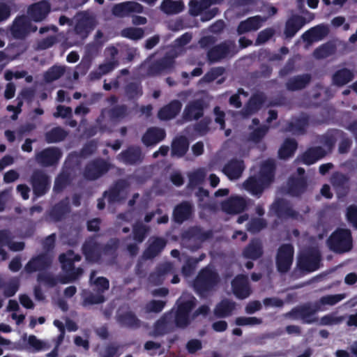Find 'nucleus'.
<instances>
[{"instance_id":"f257e3e1","label":"nucleus","mask_w":357,"mask_h":357,"mask_svg":"<svg viewBox=\"0 0 357 357\" xmlns=\"http://www.w3.org/2000/svg\"><path fill=\"white\" fill-rule=\"evenodd\" d=\"M81 257L79 255H75L72 251L61 255L59 260L66 276L56 280L49 274L40 273L38 278V282L48 287H53L58 282L66 284L75 280L79 275L82 274L83 271L79 268L75 269L73 268V263L79 261Z\"/></svg>"},{"instance_id":"f03ea898","label":"nucleus","mask_w":357,"mask_h":357,"mask_svg":"<svg viewBox=\"0 0 357 357\" xmlns=\"http://www.w3.org/2000/svg\"><path fill=\"white\" fill-rule=\"evenodd\" d=\"M345 298L344 294L327 295L321 297L319 301L300 306L294 309L289 316L294 319H301L305 323L310 324L314 321V314L318 311L325 310V305H333Z\"/></svg>"},{"instance_id":"7ed1b4c3","label":"nucleus","mask_w":357,"mask_h":357,"mask_svg":"<svg viewBox=\"0 0 357 357\" xmlns=\"http://www.w3.org/2000/svg\"><path fill=\"white\" fill-rule=\"evenodd\" d=\"M274 160H267L261 167L257 176H250L243 183V188L253 196L260 197L264 190L268 188L274 178Z\"/></svg>"},{"instance_id":"20e7f679","label":"nucleus","mask_w":357,"mask_h":357,"mask_svg":"<svg viewBox=\"0 0 357 357\" xmlns=\"http://www.w3.org/2000/svg\"><path fill=\"white\" fill-rule=\"evenodd\" d=\"M196 298L190 294H183L178 301V309L174 314V320L177 326L185 327L190 321L199 314L206 315L209 307L207 305L201 306L192 315L190 314L195 305Z\"/></svg>"},{"instance_id":"39448f33","label":"nucleus","mask_w":357,"mask_h":357,"mask_svg":"<svg viewBox=\"0 0 357 357\" xmlns=\"http://www.w3.org/2000/svg\"><path fill=\"white\" fill-rule=\"evenodd\" d=\"M192 38L190 33H185L181 38L175 41L174 53L167 56L160 62L149 64V62H145L142 64L141 68L147 69L146 75L149 76H154L160 75L163 73L169 72L174 66L173 58L177 56L183 51V47L188 44Z\"/></svg>"},{"instance_id":"423d86ee","label":"nucleus","mask_w":357,"mask_h":357,"mask_svg":"<svg viewBox=\"0 0 357 357\" xmlns=\"http://www.w3.org/2000/svg\"><path fill=\"white\" fill-rule=\"evenodd\" d=\"M331 250L337 252L349 251L351 248V236L350 231L340 229L335 231L328 241Z\"/></svg>"},{"instance_id":"0eeeda50","label":"nucleus","mask_w":357,"mask_h":357,"mask_svg":"<svg viewBox=\"0 0 357 357\" xmlns=\"http://www.w3.org/2000/svg\"><path fill=\"white\" fill-rule=\"evenodd\" d=\"M218 282V275L211 268L203 269L194 282L195 290L203 296Z\"/></svg>"},{"instance_id":"6e6552de","label":"nucleus","mask_w":357,"mask_h":357,"mask_svg":"<svg viewBox=\"0 0 357 357\" xmlns=\"http://www.w3.org/2000/svg\"><path fill=\"white\" fill-rule=\"evenodd\" d=\"M95 272H92L90 276V282L92 285L94 286L95 289H96L99 292H103L105 290L108 289L109 288V281L103 277H98L96 280H94ZM84 296V305H92V304H98L104 302L105 298L100 294L98 293L97 295H89Z\"/></svg>"},{"instance_id":"1a4fd4ad","label":"nucleus","mask_w":357,"mask_h":357,"mask_svg":"<svg viewBox=\"0 0 357 357\" xmlns=\"http://www.w3.org/2000/svg\"><path fill=\"white\" fill-rule=\"evenodd\" d=\"M117 50L114 47H108L105 50L106 61L100 64L97 71L91 73V79H98L102 75L113 70L118 65L116 56Z\"/></svg>"},{"instance_id":"9d476101","label":"nucleus","mask_w":357,"mask_h":357,"mask_svg":"<svg viewBox=\"0 0 357 357\" xmlns=\"http://www.w3.org/2000/svg\"><path fill=\"white\" fill-rule=\"evenodd\" d=\"M320 261V253L317 249H312L299 255L298 266L301 269L312 272L318 269Z\"/></svg>"},{"instance_id":"9b49d317","label":"nucleus","mask_w":357,"mask_h":357,"mask_svg":"<svg viewBox=\"0 0 357 357\" xmlns=\"http://www.w3.org/2000/svg\"><path fill=\"white\" fill-rule=\"evenodd\" d=\"M294 249L289 244L282 245L276 257V264L280 272H287L291 267L293 261Z\"/></svg>"},{"instance_id":"f8f14e48","label":"nucleus","mask_w":357,"mask_h":357,"mask_svg":"<svg viewBox=\"0 0 357 357\" xmlns=\"http://www.w3.org/2000/svg\"><path fill=\"white\" fill-rule=\"evenodd\" d=\"M36 26H33L26 16L17 18L10 28V33L15 38H22L28 33L36 31Z\"/></svg>"},{"instance_id":"ddd939ff","label":"nucleus","mask_w":357,"mask_h":357,"mask_svg":"<svg viewBox=\"0 0 357 357\" xmlns=\"http://www.w3.org/2000/svg\"><path fill=\"white\" fill-rule=\"evenodd\" d=\"M126 195L127 190L124 182L120 181L109 192L105 193L103 199H98V208L102 209L105 207L104 199H107L109 203H113L124 199Z\"/></svg>"},{"instance_id":"4468645a","label":"nucleus","mask_w":357,"mask_h":357,"mask_svg":"<svg viewBox=\"0 0 357 357\" xmlns=\"http://www.w3.org/2000/svg\"><path fill=\"white\" fill-rule=\"evenodd\" d=\"M333 146V142L328 141L324 147H315L310 149L302 156V161L306 165H311L323 158L329 152Z\"/></svg>"},{"instance_id":"2eb2a0df","label":"nucleus","mask_w":357,"mask_h":357,"mask_svg":"<svg viewBox=\"0 0 357 357\" xmlns=\"http://www.w3.org/2000/svg\"><path fill=\"white\" fill-rule=\"evenodd\" d=\"M75 32L81 38L86 37L89 31L95 26V20L86 13L79 14L76 17Z\"/></svg>"},{"instance_id":"dca6fc26","label":"nucleus","mask_w":357,"mask_h":357,"mask_svg":"<svg viewBox=\"0 0 357 357\" xmlns=\"http://www.w3.org/2000/svg\"><path fill=\"white\" fill-rule=\"evenodd\" d=\"M234 294L240 299H244L250 296L251 289L246 275H240L235 278L231 282Z\"/></svg>"},{"instance_id":"f3484780","label":"nucleus","mask_w":357,"mask_h":357,"mask_svg":"<svg viewBox=\"0 0 357 357\" xmlns=\"http://www.w3.org/2000/svg\"><path fill=\"white\" fill-rule=\"evenodd\" d=\"M109 169V165L103 160H96L87 165L84 176L87 179L94 180L100 177Z\"/></svg>"},{"instance_id":"a211bd4d","label":"nucleus","mask_w":357,"mask_h":357,"mask_svg":"<svg viewBox=\"0 0 357 357\" xmlns=\"http://www.w3.org/2000/svg\"><path fill=\"white\" fill-rule=\"evenodd\" d=\"M60 151L54 147L43 150L36 155V160L42 165L48 166L56 163L61 158Z\"/></svg>"},{"instance_id":"6ab92c4d","label":"nucleus","mask_w":357,"mask_h":357,"mask_svg":"<svg viewBox=\"0 0 357 357\" xmlns=\"http://www.w3.org/2000/svg\"><path fill=\"white\" fill-rule=\"evenodd\" d=\"M206 3H203V0H201L200 2L197 0H192L190 1V13L192 15H202V21H208L212 19L216 15L218 12L217 8H213L208 12L203 13L204 10L207 9L208 7H205Z\"/></svg>"},{"instance_id":"aec40b11","label":"nucleus","mask_w":357,"mask_h":357,"mask_svg":"<svg viewBox=\"0 0 357 357\" xmlns=\"http://www.w3.org/2000/svg\"><path fill=\"white\" fill-rule=\"evenodd\" d=\"M50 10V4L43 1L30 6L28 9V15L33 21L40 22L47 17Z\"/></svg>"},{"instance_id":"412c9836","label":"nucleus","mask_w":357,"mask_h":357,"mask_svg":"<svg viewBox=\"0 0 357 357\" xmlns=\"http://www.w3.org/2000/svg\"><path fill=\"white\" fill-rule=\"evenodd\" d=\"M176 272L174 265L167 262L160 265L156 271L149 278V281L154 284H160L168 275H173Z\"/></svg>"},{"instance_id":"4be33fe9","label":"nucleus","mask_w":357,"mask_h":357,"mask_svg":"<svg viewBox=\"0 0 357 357\" xmlns=\"http://www.w3.org/2000/svg\"><path fill=\"white\" fill-rule=\"evenodd\" d=\"M246 200L241 197H231L222 203V210L227 213H238L243 211L246 207Z\"/></svg>"},{"instance_id":"5701e85b","label":"nucleus","mask_w":357,"mask_h":357,"mask_svg":"<svg viewBox=\"0 0 357 357\" xmlns=\"http://www.w3.org/2000/svg\"><path fill=\"white\" fill-rule=\"evenodd\" d=\"M33 192L36 196L45 194L50 187V180L47 175L41 172L34 173L32 178Z\"/></svg>"},{"instance_id":"b1692460","label":"nucleus","mask_w":357,"mask_h":357,"mask_svg":"<svg viewBox=\"0 0 357 357\" xmlns=\"http://www.w3.org/2000/svg\"><path fill=\"white\" fill-rule=\"evenodd\" d=\"M244 169L242 160H231L225 165L222 172L230 180H236L241 177Z\"/></svg>"},{"instance_id":"393cba45","label":"nucleus","mask_w":357,"mask_h":357,"mask_svg":"<svg viewBox=\"0 0 357 357\" xmlns=\"http://www.w3.org/2000/svg\"><path fill=\"white\" fill-rule=\"evenodd\" d=\"M267 20V17H262L259 15L249 17L240 23L238 27V33L243 34L249 31L259 29L262 24Z\"/></svg>"},{"instance_id":"a878e982","label":"nucleus","mask_w":357,"mask_h":357,"mask_svg":"<svg viewBox=\"0 0 357 357\" xmlns=\"http://www.w3.org/2000/svg\"><path fill=\"white\" fill-rule=\"evenodd\" d=\"M328 31V27L326 25L320 24L305 32L302 38L303 40L308 43V45H310L314 41L321 40L327 35Z\"/></svg>"},{"instance_id":"bb28decb","label":"nucleus","mask_w":357,"mask_h":357,"mask_svg":"<svg viewBox=\"0 0 357 357\" xmlns=\"http://www.w3.org/2000/svg\"><path fill=\"white\" fill-rule=\"evenodd\" d=\"M7 245L10 250L13 251L22 250L24 248V243L22 242L14 243L12 241V237L8 231H0V255L3 259H5V252L2 248Z\"/></svg>"},{"instance_id":"cd10ccee","label":"nucleus","mask_w":357,"mask_h":357,"mask_svg":"<svg viewBox=\"0 0 357 357\" xmlns=\"http://www.w3.org/2000/svg\"><path fill=\"white\" fill-rule=\"evenodd\" d=\"M51 261L50 255H42L31 260L25 266V270L28 273L40 271L48 266Z\"/></svg>"},{"instance_id":"c85d7f7f","label":"nucleus","mask_w":357,"mask_h":357,"mask_svg":"<svg viewBox=\"0 0 357 357\" xmlns=\"http://www.w3.org/2000/svg\"><path fill=\"white\" fill-rule=\"evenodd\" d=\"M305 23L306 21L303 17L293 15L286 23L284 31L286 36L289 38L293 37Z\"/></svg>"},{"instance_id":"c756f323","label":"nucleus","mask_w":357,"mask_h":357,"mask_svg":"<svg viewBox=\"0 0 357 357\" xmlns=\"http://www.w3.org/2000/svg\"><path fill=\"white\" fill-rule=\"evenodd\" d=\"M149 246L144 252V257L151 259L156 256L166 245V241L162 238H151L149 239Z\"/></svg>"},{"instance_id":"7c9ffc66","label":"nucleus","mask_w":357,"mask_h":357,"mask_svg":"<svg viewBox=\"0 0 357 357\" xmlns=\"http://www.w3.org/2000/svg\"><path fill=\"white\" fill-rule=\"evenodd\" d=\"M100 245L94 239L86 241L83 246V252L86 259L90 261H96L100 257Z\"/></svg>"},{"instance_id":"2f4dec72","label":"nucleus","mask_w":357,"mask_h":357,"mask_svg":"<svg viewBox=\"0 0 357 357\" xmlns=\"http://www.w3.org/2000/svg\"><path fill=\"white\" fill-rule=\"evenodd\" d=\"M147 232V228L142 223H137L133 227V238L135 241V245H130L128 247V251L131 255H135L137 251L136 244L141 243Z\"/></svg>"},{"instance_id":"473e14b6","label":"nucleus","mask_w":357,"mask_h":357,"mask_svg":"<svg viewBox=\"0 0 357 357\" xmlns=\"http://www.w3.org/2000/svg\"><path fill=\"white\" fill-rule=\"evenodd\" d=\"M165 137L164 130L158 128H152L147 130L142 137L144 144L146 146L155 144Z\"/></svg>"},{"instance_id":"72a5a7b5","label":"nucleus","mask_w":357,"mask_h":357,"mask_svg":"<svg viewBox=\"0 0 357 357\" xmlns=\"http://www.w3.org/2000/svg\"><path fill=\"white\" fill-rule=\"evenodd\" d=\"M181 109V104L178 100L170 102L162 107L158 112V117L162 120H168L174 118Z\"/></svg>"},{"instance_id":"f704fd0d","label":"nucleus","mask_w":357,"mask_h":357,"mask_svg":"<svg viewBox=\"0 0 357 357\" xmlns=\"http://www.w3.org/2000/svg\"><path fill=\"white\" fill-rule=\"evenodd\" d=\"M264 102V95L257 93L253 96L250 100L248 105L243 109L242 115L246 117L259 110Z\"/></svg>"},{"instance_id":"c9c22d12","label":"nucleus","mask_w":357,"mask_h":357,"mask_svg":"<svg viewBox=\"0 0 357 357\" xmlns=\"http://www.w3.org/2000/svg\"><path fill=\"white\" fill-rule=\"evenodd\" d=\"M297 172L300 177L296 179L291 178L289 181V193L292 195H298L305 189L306 185V181L303 176L305 170L303 168L299 167L298 168Z\"/></svg>"},{"instance_id":"e433bc0d","label":"nucleus","mask_w":357,"mask_h":357,"mask_svg":"<svg viewBox=\"0 0 357 357\" xmlns=\"http://www.w3.org/2000/svg\"><path fill=\"white\" fill-rule=\"evenodd\" d=\"M233 47L232 43H225L216 46L211 50L208 53V59L211 61H216L222 58L228 56L229 50Z\"/></svg>"},{"instance_id":"4c0bfd02","label":"nucleus","mask_w":357,"mask_h":357,"mask_svg":"<svg viewBox=\"0 0 357 357\" xmlns=\"http://www.w3.org/2000/svg\"><path fill=\"white\" fill-rule=\"evenodd\" d=\"M271 212L275 213L279 218L296 217V213L283 200H277L271 208Z\"/></svg>"},{"instance_id":"58836bf2","label":"nucleus","mask_w":357,"mask_h":357,"mask_svg":"<svg viewBox=\"0 0 357 357\" xmlns=\"http://www.w3.org/2000/svg\"><path fill=\"white\" fill-rule=\"evenodd\" d=\"M189 143L186 137H176L172 144V155L181 158L185 155L188 150Z\"/></svg>"},{"instance_id":"ea45409f","label":"nucleus","mask_w":357,"mask_h":357,"mask_svg":"<svg viewBox=\"0 0 357 357\" xmlns=\"http://www.w3.org/2000/svg\"><path fill=\"white\" fill-rule=\"evenodd\" d=\"M203 105L199 100L190 103L185 109L184 117L188 120L197 119L202 115Z\"/></svg>"},{"instance_id":"a19ab883","label":"nucleus","mask_w":357,"mask_h":357,"mask_svg":"<svg viewBox=\"0 0 357 357\" xmlns=\"http://www.w3.org/2000/svg\"><path fill=\"white\" fill-rule=\"evenodd\" d=\"M142 158V153L139 148H130L126 152L122 153L119 159L126 164H134Z\"/></svg>"},{"instance_id":"79ce46f5","label":"nucleus","mask_w":357,"mask_h":357,"mask_svg":"<svg viewBox=\"0 0 357 357\" xmlns=\"http://www.w3.org/2000/svg\"><path fill=\"white\" fill-rule=\"evenodd\" d=\"M192 206L189 203L184 202L178 206L174 211V220L177 222H182L190 215Z\"/></svg>"},{"instance_id":"37998d69","label":"nucleus","mask_w":357,"mask_h":357,"mask_svg":"<svg viewBox=\"0 0 357 357\" xmlns=\"http://www.w3.org/2000/svg\"><path fill=\"white\" fill-rule=\"evenodd\" d=\"M183 3L181 1L165 0L160 8L167 14H176L183 9Z\"/></svg>"},{"instance_id":"c03bdc74","label":"nucleus","mask_w":357,"mask_h":357,"mask_svg":"<svg viewBox=\"0 0 357 357\" xmlns=\"http://www.w3.org/2000/svg\"><path fill=\"white\" fill-rule=\"evenodd\" d=\"M235 307V303L228 300L222 301L215 307L214 314L218 317L229 316Z\"/></svg>"},{"instance_id":"a18cd8bd","label":"nucleus","mask_w":357,"mask_h":357,"mask_svg":"<svg viewBox=\"0 0 357 357\" xmlns=\"http://www.w3.org/2000/svg\"><path fill=\"white\" fill-rule=\"evenodd\" d=\"M354 77L351 71L347 69H342L333 75V82L335 85L342 86L352 80Z\"/></svg>"},{"instance_id":"49530a36","label":"nucleus","mask_w":357,"mask_h":357,"mask_svg":"<svg viewBox=\"0 0 357 357\" xmlns=\"http://www.w3.org/2000/svg\"><path fill=\"white\" fill-rule=\"evenodd\" d=\"M261 246L259 241H253L245 248L243 252V256L245 258L256 259L261 255Z\"/></svg>"},{"instance_id":"de8ad7c7","label":"nucleus","mask_w":357,"mask_h":357,"mask_svg":"<svg viewBox=\"0 0 357 357\" xmlns=\"http://www.w3.org/2000/svg\"><path fill=\"white\" fill-rule=\"evenodd\" d=\"M297 148V144L294 139H287L284 141L279 150V156L280 158L285 159L291 156Z\"/></svg>"},{"instance_id":"09e8293b","label":"nucleus","mask_w":357,"mask_h":357,"mask_svg":"<svg viewBox=\"0 0 357 357\" xmlns=\"http://www.w3.org/2000/svg\"><path fill=\"white\" fill-rule=\"evenodd\" d=\"M307 125V118L302 116L300 119H295L289 123L288 131L293 134L298 135L302 133Z\"/></svg>"},{"instance_id":"8fccbe9b","label":"nucleus","mask_w":357,"mask_h":357,"mask_svg":"<svg viewBox=\"0 0 357 357\" xmlns=\"http://www.w3.org/2000/svg\"><path fill=\"white\" fill-rule=\"evenodd\" d=\"M206 170L199 168L189 174V184L190 186H197L203 183L206 176Z\"/></svg>"},{"instance_id":"3c124183","label":"nucleus","mask_w":357,"mask_h":357,"mask_svg":"<svg viewBox=\"0 0 357 357\" xmlns=\"http://www.w3.org/2000/svg\"><path fill=\"white\" fill-rule=\"evenodd\" d=\"M118 320L120 324L123 326L137 328L139 326V321L135 317V316L130 312L126 313L125 314H119Z\"/></svg>"},{"instance_id":"603ef678","label":"nucleus","mask_w":357,"mask_h":357,"mask_svg":"<svg viewBox=\"0 0 357 357\" xmlns=\"http://www.w3.org/2000/svg\"><path fill=\"white\" fill-rule=\"evenodd\" d=\"M310 81V77L307 75L298 76L291 79L287 83V88L290 90H298L303 88Z\"/></svg>"},{"instance_id":"864d4df0","label":"nucleus","mask_w":357,"mask_h":357,"mask_svg":"<svg viewBox=\"0 0 357 357\" xmlns=\"http://www.w3.org/2000/svg\"><path fill=\"white\" fill-rule=\"evenodd\" d=\"M66 135L64 130L61 128H55L46 134V140L49 143H55L63 140Z\"/></svg>"},{"instance_id":"5fc2aeb1","label":"nucleus","mask_w":357,"mask_h":357,"mask_svg":"<svg viewBox=\"0 0 357 357\" xmlns=\"http://www.w3.org/2000/svg\"><path fill=\"white\" fill-rule=\"evenodd\" d=\"M64 73V68L54 66L50 68L44 75V79L47 82H51L58 79Z\"/></svg>"},{"instance_id":"6e6d98bb","label":"nucleus","mask_w":357,"mask_h":357,"mask_svg":"<svg viewBox=\"0 0 357 357\" xmlns=\"http://www.w3.org/2000/svg\"><path fill=\"white\" fill-rule=\"evenodd\" d=\"M335 51V47L332 43H326L316 49L314 52V56L317 59H324Z\"/></svg>"},{"instance_id":"4d7b16f0","label":"nucleus","mask_w":357,"mask_h":357,"mask_svg":"<svg viewBox=\"0 0 357 357\" xmlns=\"http://www.w3.org/2000/svg\"><path fill=\"white\" fill-rule=\"evenodd\" d=\"M27 342L33 352L43 351L49 347L45 342L38 339L35 335H30Z\"/></svg>"},{"instance_id":"13d9d810","label":"nucleus","mask_w":357,"mask_h":357,"mask_svg":"<svg viewBox=\"0 0 357 357\" xmlns=\"http://www.w3.org/2000/svg\"><path fill=\"white\" fill-rule=\"evenodd\" d=\"M121 35L132 40H138L143 37L144 31L141 28L130 27L122 30Z\"/></svg>"},{"instance_id":"bf43d9fd","label":"nucleus","mask_w":357,"mask_h":357,"mask_svg":"<svg viewBox=\"0 0 357 357\" xmlns=\"http://www.w3.org/2000/svg\"><path fill=\"white\" fill-rule=\"evenodd\" d=\"M68 211V205L67 202H62L54 207L51 212V218L54 220H58Z\"/></svg>"},{"instance_id":"052dcab7","label":"nucleus","mask_w":357,"mask_h":357,"mask_svg":"<svg viewBox=\"0 0 357 357\" xmlns=\"http://www.w3.org/2000/svg\"><path fill=\"white\" fill-rule=\"evenodd\" d=\"M268 130V128L266 126H259L251 132L249 139L254 142H258L265 136Z\"/></svg>"},{"instance_id":"680f3d73","label":"nucleus","mask_w":357,"mask_h":357,"mask_svg":"<svg viewBox=\"0 0 357 357\" xmlns=\"http://www.w3.org/2000/svg\"><path fill=\"white\" fill-rule=\"evenodd\" d=\"M69 182V176L66 172H62L56 179L54 190L55 191L61 190Z\"/></svg>"},{"instance_id":"e2e57ef3","label":"nucleus","mask_w":357,"mask_h":357,"mask_svg":"<svg viewBox=\"0 0 357 357\" xmlns=\"http://www.w3.org/2000/svg\"><path fill=\"white\" fill-rule=\"evenodd\" d=\"M126 93L130 98H139L142 94V88L139 84H131L127 86Z\"/></svg>"},{"instance_id":"0e129e2a","label":"nucleus","mask_w":357,"mask_h":357,"mask_svg":"<svg viewBox=\"0 0 357 357\" xmlns=\"http://www.w3.org/2000/svg\"><path fill=\"white\" fill-rule=\"evenodd\" d=\"M274 34V30L268 28L261 31L256 40V45H261L268 40Z\"/></svg>"},{"instance_id":"69168bd1","label":"nucleus","mask_w":357,"mask_h":357,"mask_svg":"<svg viewBox=\"0 0 357 357\" xmlns=\"http://www.w3.org/2000/svg\"><path fill=\"white\" fill-rule=\"evenodd\" d=\"M341 321L342 318L337 317L333 314H327L320 319L319 324L322 326H331L338 324Z\"/></svg>"},{"instance_id":"338daca9","label":"nucleus","mask_w":357,"mask_h":357,"mask_svg":"<svg viewBox=\"0 0 357 357\" xmlns=\"http://www.w3.org/2000/svg\"><path fill=\"white\" fill-rule=\"evenodd\" d=\"M265 222L261 218L252 220L248 223V229L251 232H257L265 227Z\"/></svg>"},{"instance_id":"774afa93","label":"nucleus","mask_w":357,"mask_h":357,"mask_svg":"<svg viewBox=\"0 0 357 357\" xmlns=\"http://www.w3.org/2000/svg\"><path fill=\"white\" fill-rule=\"evenodd\" d=\"M348 220L357 228V206H351L347 208V213Z\"/></svg>"}]
</instances>
